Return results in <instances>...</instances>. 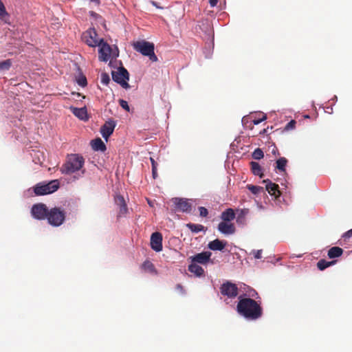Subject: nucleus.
Segmentation results:
<instances>
[{
	"label": "nucleus",
	"instance_id": "f257e3e1",
	"mask_svg": "<svg viewBox=\"0 0 352 352\" xmlns=\"http://www.w3.org/2000/svg\"><path fill=\"white\" fill-rule=\"evenodd\" d=\"M238 314L249 320H256L262 317L263 308L260 303L250 298L239 296L236 305Z\"/></svg>",
	"mask_w": 352,
	"mask_h": 352
},
{
	"label": "nucleus",
	"instance_id": "f03ea898",
	"mask_svg": "<svg viewBox=\"0 0 352 352\" xmlns=\"http://www.w3.org/2000/svg\"><path fill=\"white\" fill-rule=\"evenodd\" d=\"M85 163L83 157L79 154H70L67 157L66 162L60 168L63 174L70 175L80 170Z\"/></svg>",
	"mask_w": 352,
	"mask_h": 352
},
{
	"label": "nucleus",
	"instance_id": "7ed1b4c3",
	"mask_svg": "<svg viewBox=\"0 0 352 352\" xmlns=\"http://www.w3.org/2000/svg\"><path fill=\"white\" fill-rule=\"evenodd\" d=\"M133 49L142 54L143 56H148L152 62H157L158 58L155 54V45L153 43L145 40L138 41L132 44Z\"/></svg>",
	"mask_w": 352,
	"mask_h": 352
},
{
	"label": "nucleus",
	"instance_id": "20e7f679",
	"mask_svg": "<svg viewBox=\"0 0 352 352\" xmlns=\"http://www.w3.org/2000/svg\"><path fill=\"white\" fill-rule=\"evenodd\" d=\"M59 188L58 180H52L47 184L39 183L34 187V191L36 195H45L54 192Z\"/></svg>",
	"mask_w": 352,
	"mask_h": 352
},
{
	"label": "nucleus",
	"instance_id": "39448f33",
	"mask_svg": "<svg viewBox=\"0 0 352 352\" xmlns=\"http://www.w3.org/2000/svg\"><path fill=\"white\" fill-rule=\"evenodd\" d=\"M65 219V212L58 207L51 208L48 213V223L53 226H59Z\"/></svg>",
	"mask_w": 352,
	"mask_h": 352
},
{
	"label": "nucleus",
	"instance_id": "423d86ee",
	"mask_svg": "<svg viewBox=\"0 0 352 352\" xmlns=\"http://www.w3.org/2000/svg\"><path fill=\"white\" fill-rule=\"evenodd\" d=\"M111 75L113 80L120 84L123 88L126 89L130 88V85L127 82V80L129 79V74L124 67H120L117 72L113 71Z\"/></svg>",
	"mask_w": 352,
	"mask_h": 352
},
{
	"label": "nucleus",
	"instance_id": "0eeeda50",
	"mask_svg": "<svg viewBox=\"0 0 352 352\" xmlns=\"http://www.w3.org/2000/svg\"><path fill=\"white\" fill-rule=\"evenodd\" d=\"M82 40L89 47H95L100 45V39L98 37V34L94 28H89L83 32Z\"/></svg>",
	"mask_w": 352,
	"mask_h": 352
},
{
	"label": "nucleus",
	"instance_id": "6e6552de",
	"mask_svg": "<svg viewBox=\"0 0 352 352\" xmlns=\"http://www.w3.org/2000/svg\"><path fill=\"white\" fill-rule=\"evenodd\" d=\"M220 292L223 296L229 298H234L239 294V289L236 284L230 281L223 283L220 287Z\"/></svg>",
	"mask_w": 352,
	"mask_h": 352
},
{
	"label": "nucleus",
	"instance_id": "1a4fd4ad",
	"mask_svg": "<svg viewBox=\"0 0 352 352\" xmlns=\"http://www.w3.org/2000/svg\"><path fill=\"white\" fill-rule=\"evenodd\" d=\"M175 212H189L191 210V204L186 199L175 197L171 199Z\"/></svg>",
	"mask_w": 352,
	"mask_h": 352
},
{
	"label": "nucleus",
	"instance_id": "9d476101",
	"mask_svg": "<svg viewBox=\"0 0 352 352\" xmlns=\"http://www.w3.org/2000/svg\"><path fill=\"white\" fill-rule=\"evenodd\" d=\"M49 211L46 205L42 203L33 205L31 209L33 217L40 220L47 219Z\"/></svg>",
	"mask_w": 352,
	"mask_h": 352
},
{
	"label": "nucleus",
	"instance_id": "9b49d317",
	"mask_svg": "<svg viewBox=\"0 0 352 352\" xmlns=\"http://www.w3.org/2000/svg\"><path fill=\"white\" fill-rule=\"evenodd\" d=\"M114 201L118 208L117 217L120 218L122 217L126 216L128 212V208L124 197L120 195H117L114 197Z\"/></svg>",
	"mask_w": 352,
	"mask_h": 352
},
{
	"label": "nucleus",
	"instance_id": "f8f14e48",
	"mask_svg": "<svg viewBox=\"0 0 352 352\" xmlns=\"http://www.w3.org/2000/svg\"><path fill=\"white\" fill-rule=\"evenodd\" d=\"M151 247L155 252L162 250V235L160 232H153L151 236Z\"/></svg>",
	"mask_w": 352,
	"mask_h": 352
},
{
	"label": "nucleus",
	"instance_id": "ddd939ff",
	"mask_svg": "<svg viewBox=\"0 0 352 352\" xmlns=\"http://www.w3.org/2000/svg\"><path fill=\"white\" fill-rule=\"evenodd\" d=\"M99 46V59L102 61H107L110 56L111 47L110 46L103 41V39H100V43Z\"/></svg>",
	"mask_w": 352,
	"mask_h": 352
},
{
	"label": "nucleus",
	"instance_id": "4468645a",
	"mask_svg": "<svg viewBox=\"0 0 352 352\" xmlns=\"http://www.w3.org/2000/svg\"><path fill=\"white\" fill-rule=\"evenodd\" d=\"M116 127V123L113 120L107 121L100 129V133L102 137L107 141L109 137L113 133Z\"/></svg>",
	"mask_w": 352,
	"mask_h": 352
},
{
	"label": "nucleus",
	"instance_id": "2eb2a0df",
	"mask_svg": "<svg viewBox=\"0 0 352 352\" xmlns=\"http://www.w3.org/2000/svg\"><path fill=\"white\" fill-rule=\"evenodd\" d=\"M263 182L266 183L265 189L270 195L274 196L275 198H277L280 195V191L278 184L272 183L269 179L263 180Z\"/></svg>",
	"mask_w": 352,
	"mask_h": 352
},
{
	"label": "nucleus",
	"instance_id": "dca6fc26",
	"mask_svg": "<svg viewBox=\"0 0 352 352\" xmlns=\"http://www.w3.org/2000/svg\"><path fill=\"white\" fill-rule=\"evenodd\" d=\"M218 230L224 234H232L235 232V226L232 223L228 221H221L218 225Z\"/></svg>",
	"mask_w": 352,
	"mask_h": 352
},
{
	"label": "nucleus",
	"instance_id": "f3484780",
	"mask_svg": "<svg viewBox=\"0 0 352 352\" xmlns=\"http://www.w3.org/2000/svg\"><path fill=\"white\" fill-rule=\"evenodd\" d=\"M211 255L210 252H203L192 256V261L196 263L206 264L210 261Z\"/></svg>",
	"mask_w": 352,
	"mask_h": 352
},
{
	"label": "nucleus",
	"instance_id": "a211bd4d",
	"mask_svg": "<svg viewBox=\"0 0 352 352\" xmlns=\"http://www.w3.org/2000/svg\"><path fill=\"white\" fill-rule=\"evenodd\" d=\"M69 109L72 112V113L82 120H87V111L85 107L82 108H77L74 107H70Z\"/></svg>",
	"mask_w": 352,
	"mask_h": 352
},
{
	"label": "nucleus",
	"instance_id": "6ab92c4d",
	"mask_svg": "<svg viewBox=\"0 0 352 352\" xmlns=\"http://www.w3.org/2000/svg\"><path fill=\"white\" fill-rule=\"evenodd\" d=\"M226 245V242H223V241H221V240L217 239H214V240L210 241L208 243V247L209 249H210L211 250H213V251H216V250L221 251L222 250L224 249Z\"/></svg>",
	"mask_w": 352,
	"mask_h": 352
},
{
	"label": "nucleus",
	"instance_id": "aec40b11",
	"mask_svg": "<svg viewBox=\"0 0 352 352\" xmlns=\"http://www.w3.org/2000/svg\"><path fill=\"white\" fill-rule=\"evenodd\" d=\"M91 145L92 149L96 151L104 152L107 149L106 145L100 138L93 140Z\"/></svg>",
	"mask_w": 352,
	"mask_h": 352
},
{
	"label": "nucleus",
	"instance_id": "412c9836",
	"mask_svg": "<svg viewBox=\"0 0 352 352\" xmlns=\"http://www.w3.org/2000/svg\"><path fill=\"white\" fill-rule=\"evenodd\" d=\"M235 218V213L232 208H228L221 214V219L223 221H231Z\"/></svg>",
	"mask_w": 352,
	"mask_h": 352
},
{
	"label": "nucleus",
	"instance_id": "4be33fe9",
	"mask_svg": "<svg viewBox=\"0 0 352 352\" xmlns=\"http://www.w3.org/2000/svg\"><path fill=\"white\" fill-rule=\"evenodd\" d=\"M343 254V250L340 247H332L328 251V256L329 258H335L342 256Z\"/></svg>",
	"mask_w": 352,
	"mask_h": 352
},
{
	"label": "nucleus",
	"instance_id": "5701e85b",
	"mask_svg": "<svg viewBox=\"0 0 352 352\" xmlns=\"http://www.w3.org/2000/svg\"><path fill=\"white\" fill-rule=\"evenodd\" d=\"M188 270L191 272L195 274L197 276H201L204 274V269L197 265V263L192 262L190 265L188 266Z\"/></svg>",
	"mask_w": 352,
	"mask_h": 352
},
{
	"label": "nucleus",
	"instance_id": "b1692460",
	"mask_svg": "<svg viewBox=\"0 0 352 352\" xmlns=\"http://www.w3.org/2000/svg\"><path fill=\"white\" fill-rule=\"evenodd\" d=\"M250 166L252 172L254 175L259 176L261 178H263L264 175L263 173V170L261 166L258 162H251Z\"/></svg>",
	"mask_w": 352,
	"mask_h": 352
},
{
	"label": "nucleus",
	"instance_id": "393cba45",
	"mask_svg": "<svg viewBox=\"0 0 352 352\" xmlns=\"http://www.w3.org/2000/svg\"><path fill=\"white\" fill-rule=\"evenodd\" d=\"M9 18V14L6 11L4 4L1 0H0V19L4 21L6 23H10Z\"/></svg>",
	"mask_w": 352,
	"mask_h": 352
},
{
	"label": "nucleus",
	"instance_id": "a878e982",
	"mask_svg": "<svg viewBox=\"0 0 352 352\" xmlns=\"http://www.w3.org/2000/svg\"><path fill=\"white\" fill-rule=\"evenodd\" d=\"M287 160L285 157H280L276 162V168L278 169L280 172L285 171V166L287 165Z\"/></svg>",
	"mask_w": 352,
	"mask_h": 352
},
{
	"label": "nucleus",
	"instance_id": "bb28decb",
	"mask_svg": "<svg viewBox=\"0 0 352 352\" xmlns=\"http://www.w3.org/2000/svg\"><path fill=\"white\" fill-rule=\"evenodd\" d=\"M186 227L189 228V230L192 232L197 233L201 231H205V227L201 224H195V223H187Z\"/></svg>",
	"mask_w": 352,
	"mask_h": 352
},
{
	"label": "nucleus",
	"instance_id": "cd10ccee",
	"mask_svg": "<svg viewBox=\"0 0 352 352\" xmlns=\"http://www.w3.org/2000/svg\"><path fill=\"white\" fill-rule=\"evenodd\" d=\"M336 261H327L324 259H321L317 263V267L320 270H324L328 267L334 265L336 263Z\"/></svg>",
	"mask_w": 352,
	"mask_h": 352
},
{
	"label": "nucleus",
	"instance_id": "c85d7f7f",
	"mask_svg": "<svg viewBox=\"0 0 352 352\" xmlns=\"http://www.w3.org/2000/svg\"><path fill=\"white\" fill-rule=\"evenodd\" d=\"M247 188L254 195H259L261 193H265L264 188L261 186L248 185Z\"/></svg>",
	"mask_w": 352,
	"mask_h": 352
},
{
	"label": "nucleus",
	"instance_id": "c756f323",
	"mask_svg": "<svg viewBox=\"0 0 352 352\" xmlns=\"http://www.w3.org/2000/svg\"><path fill=\"white\" fill-rule=\"evenodd\" d=\"M12 65V62L10 59L0 62V70H8Z\"/></svg>",
	"mask_w": 352,
	"mask_h": 352
},
{
	"label": "nucleus",
	"instance_id": "7c9ffc66",
	"mask_svg": "<svg viewBox=\"0 0 352 352\" xmlns=\"http://www.w3.org/2000/svg\"><path fill=\"white\" fill-rule=\"evenodd\" d=\"M142 267L144 269L148 270L151 272H155L154 265L149 261H146L143 263Z\"/></svg>",
	"mask_w": 352,
	"mask_h": 352
},
{
	"label": "nucleus",
	"instance_id": "2f4dec72",
	"mask_svg": "<svg viewBox=\"0 0 352 352\" xmlns=\"http://www.w3.org/2000/svg\"><path fill=\"white\" fill-rule=\"evenodd\" d=\"M264 156V153L263 152V151L258 148H256L254 152L252 153V157L254 159V160H261L263 157Z\"/></svg>",
	"mask_w": 352,
	"mask_h": 352
},
{
	"label": "nucleus",
	"instance_id": "473e14b6",
	"mask_svg": "<svg viewBox=\"0 0 352 352\" xmlns=\"http://www.w3.org/2000/svg\"><path fill=\"white\" fill-rule=\"evenodd\" d=\"M239 213L238 214L236 221L239 222L241 219H243L248 214L249 209L243 208L238 210Z\"/></svg>",
	"mask_w": 352,
	"mask_h": 352
},
{
	"label": "nucleus",
	"instance_id": "72a5a7b5",
	"mask_svg": "<svg viewBox=\"0 0 352 352\" xmlns=\"http://www.w3.org/2000/svg\"><path fill=\"white\" fill-rule=\"evenodd\" d=\"M151 162L152 165V174L153 177L155 179L157 177V163L154 160L153 158L151 157Z\"/></svg>",
	"mask_w": 352,
	"mask_h": 352
},
{
	"label": "nucleus",
	"instance_id": "f704fd0d",
	"mask_svg": "<svg viewBox=\"0 0 352 352\" xmlns=\"http://www.w3.org/2000/svg\"><path fill=\"white\" fill-rule=\"evenodd\" d=\"M110 82V78L108 74L102 73L101 74V82L105 85H107Z\"/></svg>",
	"mask_w": 352,
	"mask_h": 352
},
{
	"label": "nucleus",
	"instance_id": "c9c22d12",
	"mask_svg": "<svg viewBox=\"0 0 352 352\" xmlns=\"http://www.w3.org/2000/svg\"><path fill=\"white\" fill-rule=\"evenodd\" d=\"M77 83L81 87H85L87 84V78L85 76H80L77 79Z\"/></svg>",
	"mask_w": 352,
	"mask_h": 352
},
{
	"label": "nucleus",
	"instance_id": "e433bc0d",
	"mask_svg": "<svg viewBox=\"0 0 352 352\" xmlns=\"http://www.w3.org/2000/svg\"><path fill=\"white\" fill-rule=\"evenodd\" d=\"M198 210L199 211V215L201 217H206L208 215V209L206 208L205 207L200 206L199 207Z\"/></svg>",
	"mask_w": 352,
	"mask_h": 352
},
{
	"label": "nucleus",
	"instance_id": "4c0bfd02",
	"mask_svg": "<svg viewBox=\"0 0 352 352\" xmlns=\"http://www.w3.org/2000/svg\"><path fill=\"white\" fill-rule=\"evenodd\" d=\"M119 104H120V107L122 108H123L124 109H125L126 111H130L129 106L128 104V102L126 100L120 99L119 100Z\"/></svg>",
	"mask_w": 352,
	"mask_h": 352
},
{
	"label": "nucleus",
	"instance_id": "58836bf2",
	"mask_svg": "<svg viewBox=\"0 0 352 352\" xmlns=\"http://www.w3.org/2000/svg\"><path fill=\"white\" fill-rule=\"evenodd\" d=\"M296 121H295V120H291L290 122H289L286 124V126H285V129L288 131V130H290V129H294V127H295V126H296Z\"/></svg>",
	"mask_w": 352,
	"mask_h": 352
},
{
	"label": "nucleus",
	"instance_id": "ea45409f",
	"mask_svg": "<svg viewBox=\"0 0 352 352\" xmlns=\"http://www.w3.org/2000/svg\"><path fill=\"white\" fill-rule=\"evenodd\" d=\"M254 256L256 259H260L262 257V250H254Z\"/></svg>",
	"mask_w": 352,
	"mask_h": 352
},
{
	"label": "nucleus",
	"instance_id": "a19ab883",
	"mask_svg": "<svg viewBox=\"0 0 352 352\" xmlns=\"http://www.w3.org/2000/svg\"><path fill=\"white\" fill-rule=\"evenodd\" d=\"M175 288L181 294H185V289L181 284H177Z\"/></svg>",
	"mask_w": 352,
	"mask_h": 352
},
{
	"label": "nucleus",
	"instance_id": "79ce46f5",
	"mask_svg": "<svg viewBox=\"0 0 352 352\" xmlns=\"http://www.w3.org/2000/svg\"><path fill=\"white\" fill-rule=\"evenodd\" d=\"M350 237H352V229L349 230L343 234V238L344 239H349Z\"/></svg>",
	"mask_w": 352,
	"mask_h": 352
},
{
	"label": "nucleus",
	"instance_id": "37998d69",
	"mask_svg": "<svg viewBox=\"0 0 352 352\" xmlns=\"http://www.w3.org/2000/svg\"><path fill=\"white\" fill-rule=\"evenodd\" d=\"M266 119V116H264L261 119H258V120H253V123L254 124H258L259 123H261L262 121L265 120Z\"/></svg>",
	"mask_w": 352,
	"mask_h": 352
},
{
	"label": "nucleus",
	"instance_id": "c03bdc74",
	"mask_svg": "<svg viewBox=\"0 0 352 352\" xmlns=\"http://www.w3.org/2000/svg\"><path fill=\"white\" fill-rule=\"evenodd\" d=\"M218 0H209V3L212 7H214L217 5Z\"/></svg>",
	"mask_w": 352,
	"mask_h": 352
},
{
	"label": "nucleus",
	"instance_id": "a18cd8bd",
	"mask_svg": "<svg viewBox=\"0 0 352 352\" xmlns=\"http://www.w3.org/2000/svg\"><path fill=\"white\" fill-rule=\"evenodd\" d=\"M89 13H90L91 16H98V14L96 12H94V11H91Z\"/></svg>",
	"mask_w": 352,
	"mask_h": 352
},
{
	"label": "nucleus",
	"instance_id": "49530a36",
	"mask_svg": "<svg viewBox=\"0 0 352 352\" xmlns=\"http://www.w3.org/2000/svg\"><path fill=\"white\" fill-rule=\"evenodd\" d=\"M267 132V129H264L262 131L260 132V134H264Z\"/></svg>",
	"mask_w": 352,
	"mask_h": 352
}]
</instances>
